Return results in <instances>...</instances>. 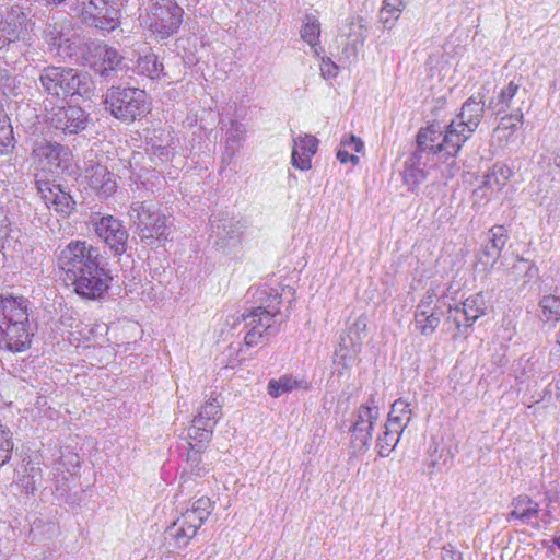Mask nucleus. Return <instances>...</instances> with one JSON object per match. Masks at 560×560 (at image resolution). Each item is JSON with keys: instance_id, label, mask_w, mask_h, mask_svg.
I'll list each match as a JSON object with an SVG mask.
<instances>
[{"instance_id": "obj_1", "label": "nucleus", "mask_w": 560, "mask_h": 560, "mask_svg": "<svg viewBox=\"0 0 560 560\" xmlns=\"http://www.w3.org/2000/svg\"><path fill=\"white\" fill-rule=\"evenodd\" d=\"M58 249L57 265L66 287L84 300L102 299L113 278L101 264L98 248L86 241L74 240Z\"/></svg>"}, {"instance_id": "obj_2", "label": "nucleus", "mask_w": 560, "mask_h": 560, "mask_svg": "<svg viewBox=\"0 0 560 560\" xmlns=\"http://www.w3.org/2000/svg\"><path fill=\"white\" fill-rule=\"evenodd\" d=\"M28 317L27 299L0 296V349L13 353L30 349L34 329Z\"/></svg>"}, {"instance_id": "obj_3", "label": "nucleus", "mask_w": 560, "mask_h": 560, "mask_svg": "<svg viewBox=\"0 0 560 560\" xmlns=\"http://www.w3.org/2000/svg\"><path fill=\"white\" fill-rule=\"evenodd\" d=\"M38 81L43 91L59 98L81 96L90 98L94 92L91 75L78 69L47 66L39 71Z\"/></svg>"}, {"instance_id": "obj_4", "label": "nucleus", "mask_w": 560, "mask_h": 560, "mask_svg": "<svg viewBox=\"0 0 560 560\" xmlns=\"http://www.w3.org/2000/svg\"><path fill=\"white\" fill-rule=\"evenodd\" d=\"M485 113V101L480 95L470 96L462 106L460 113L447 126L438 150L457 154L463 144L478 128Z\"/></svg>"}, {"instance_id": "obj_5", "label": "nucleus", "mask_w": 560, "mask_h": 560, "mask_svg": "<svg viewBox=\"0 0 560 560\" xmlns=\"http://www.w3.org/2000/svg\"><path fill=\"white\" fill-rule=\"evenodd\" d=\"M212 511V502L202 497L192 503L182 515L166 529L165 539H172L175 547L182 548L197 534V530L209 517Z\"/></svg>"}, {"instance_id": "obj_6", "label": "nucleus", "mask_w": 560, "mask_h": 560, "mask_svg": "<svg viewBox=\"0 0 560 560\" xmlns=\"http://www.w3.org/2000/svg\"><path fill=\"white\" fill-rule=\"evenodd\" d=\"M70 10L101 31L110 32L119 25V9L115 0H71Z\"/></svg>"}, {"instance_id": "obj_7", "label": "nucleus", "mask_w": 560, "mask_h": 560, "mask_svg": "<svg viewBox=\"0 0 560 560\" xmlns=\"http://www.w3.org/2000/svg\"><path fill=\"white\" fill-rule=\"evenodd\" d=\"M148 28L161 38L175 33L183 18V9L174 0H148L147 5Z\"/></svg>"}, {"instance_id": "obj_8", "label": "nucleus", "mask_w": 560, "mask_h": 560, "mask_svg": "<svg viewBox=\"0 0 560 560\" xmlns=\"http://www.w3.org/2000/svg\"><path fill=\"white\" fill-rule=\"evenodd\" d=\"M5 39L7 50H14L23 47L27 50L30 35L34 30L35 22L31 18V8L24 3L15 2L7 8L5 12Z\"/></svg>"}, {"instance_id": "obj_9", "label": "nucleus", "mask_w": 560, "mask_h": 560, "mask_svg": "<svg viewBox=\"0 0 560 560\" xmlns=\"http://www.w3.org/2000/svg\"><path fill=\"white\" fill-rule=\"evenodd\" d=\"M43 40L46 50L60 61L77 59L80 51V39L66 32L63 23H47L43 31Z\"/></svg>"}, {"instance_id": "obj_10", "label": "nucleus", "mask_w": 560, "mask_h": 560, "mask_svg": "<svg viewBox=\"0 0 560 560\" xmlns=\"http://www.w3.org/2000/svg\"><path fill=\"white\" fill-rule=\"evenodd\" d=\"M46 121L55 130L72 136L88 128L90 115L80 106H56L48 112Z\"/></svg>"}, {"instance_id": "obj_11", "label": "nucleus", "mask_w": 560, "mask_h": 560, "mask_svg": "<svg viewBox=\"0 0 560 560\" xmlns=\"http://www.w3.org/2000/svg\"><path fill=\"white\" fill-rule=\"evenodd\" d=\"M242 317L247 328L244 337V343L247 347H255L279 332L277 318L260 311V308L254 307L249 313L243 314Z\"/></svg>"}, {"instance_id": "obj_12", "label": "nucleus", "mask_w": 560, "mask_h": 560, "mask_svg": "<svg viewBox=\"0 0 560 560\" xmlns=\"http://www.w3.org/2000/svg\"><path fill=\"white\" fill-rule=\"evenodd\" d=\"M380 408L375 396L371 395L369 400L358 409L355 420L351 427V438L354 447L361 450L372 440L374 424L378 420Z\"/></svg>"}, {"instance_id": "obj_13", "label": "nucleus", "mask_w": 560, "mask_h": 560, "mask_svg": "<svg viewBox=\"0 0 560 560\" xmlns=\"http://www.w3.org/2000/svg\"><path fill=\"white\" fill-rule=\"evenodd\" d=\"M487 302L482 293L469 295L465 301L455 306H448L446 323H453L459 330L460 327H471L472 324L485 315Z\"/></svg>"}, {"instance_id": "obj_14", "label": "nucleus", "mask_w": 560, "mask_h": 560, "mask_svg": "<svg viewBox=\"0 0 560 560\" xmlns=\"http://www.w3.org/2000/svg\"><path fill=\"white\" fill-rule=\"evenodd\" d=\"M94 226L97 236L102 238L116 255L127 253L129 248V235L121 221L115 219L113 215H105L95 222Z\"/></svg>"}, {"instance_id": "obj_15", "label": "nucleus", "mask_w": 560, "mask_h": 560, "mask_svg": "<svg viewBox=\"0 0 560 560\" xmlns=\"http://www.w3.org/2000/svg\"><path fill=\"white\" fill-rule=\"evenodd\" d=\"M106 103L115 117L133 122L140 109V94L135 88L113 91L107 95Z\"/></svg>"}, {"instance_id": "obj_16", "label": "nucleus", "mask_w": 560, "mask_h": 560, "mask_svg": "<svg viewBox=\"0 0 560 560\" xmlns=\"http://www.w3.org/2000/svg\"><path fill=\"white\" fill-rule=\"evenodd\" d=\"M37 190L47 208L68 217L75 209V201L62 185L50 180H37Z\"/></svg>"}, {"instance_id": "obj_17", "label": "nucleus", "mask_w": 560, "mask_h": 560, "mask_svg": "<svg viewBox=\"0 0 560 560\" xmlns=\"http://www.w3.org/2000/svg\"><path fill=\"white\" fill-rule=\"evenodd\" d=\"M508 240L509 236L503 225L491 228L487 234V242L482 245L479 254L478 265L483 266L485 269L493 268Z\"/></svg>"}, {"instance_id": "obj_18", "label": "nucleus", "mask_w": 560, "mask_h": 560, "mask_svg": "<svg viewBox=\"0 0 560 560\" xmlns=\"http://www.w3.org/2000/svg\"><path fill=\"white\" fill-rule=\"evenodd\" d=\"M85 178L90 187L101 197H109L117 189L115 174L100 163H93L85 168Z\"/></svg>"}, {"instance_id": "obj_19", "label": "nucleus", "mask_w": 560, "mask_h": 560, "mask_svg": "<svg viewBox=\"0 0 560 560\" xmlns=\"http://www.w3.org/2000/svg\"><path fill=\"white\" fill-rule=\"evenodd\" d=\"M526 95V90H520V84L515 81H511L508 85L502 88L499 94L492 97L488 104V108L491 109L494 114L504 113L506 109H511L512 113H515L517 107H522L518 105L524 103V97Z\"/></svg>"}, {"instance_id": "obj_20", "label": "nucleus", "mask_w": 560, "mask_h": 560, "mask_svg": "<svg viewBox=\"0 0 560 560\" xmlns=\"http://www.w3.org/2000/svg\"><path fill=\"white\" fill-rule=\"evenodd\" d=\"M168 218L161 213L158 209L149 207L144 210L142 206V241L167 238L170 230Z\"/></svg>"}, {"instance_id": "obj_21", "label": "nucleus", "mask_w": 560, "mask_h": 560, "mask_svg": "<svg viewBox=\"0 0 560 560\" xmlns=\"http://www.w3.org/2000/svg\"><path fill=\"white\" fill-rule=\"evenodd\" d=\"M292 165L301 171L312 167V158L317 151L318 140L312 135L298 136L293 140Z\"/></svg>"}, {"instance_id": "obj_22", "label": "nucleus", "mask_w": 560, "mask_h": 560, "mask_svg": "<svg viewBox=\"0 0 560 560\" xmlns=\"http://www.w3.org/2000/svg\"><path fill=\"white\" fill-rule=\"evenodd\" d=\"M511 512L506 516L508 522L520 521L522 524L529 525L533 520L539 515V503L534 501L527 494H520L511 502Z\"/></svg>"}, {"instance_id": "obj_23", "label": "nucleus", "mask_w": 560, "mask_h": 560, "mask_svg": "<svg viewBox=\"0 0 560 560\" xmlns=\"http://www.w3.org/2000/svg\"><path fill=\"white\" fill-rule=\"evenodd\" d=\"M40 161L45 163L46 167L51 173H59L66 168L65 163L68 160L69 150L67 147L59 143L47 142L36 150Z\"/></svg>"}, {"instance_id": "obj_24", "label": "nucleus", "mask_w": 560, "mask_h": 560, "mask_svg": "<svg viewBox=\"0 0 560 560\" xmlns=\"http://www.w3.org/2000/svg\"><path fill=\"white\" fill-rule=\"evenodd\" d=\"M523 124L522 107H517L515 113L503 116L494 129L493 137L500 145L505 147L516 140L515 133Z\"/></svg>"}, {"instance_id": "obj_25", "label": "nucleus", "mask_w": 560, "mask_h": 560, "mask_svg": "<svg viewBox=\"0 0 560 560\" xmlns=\"http://www.w3.org/2000/svg\"><path fill=\"white\" fill-rule=\"evenodd\" d=\"M153 136H145V152L149 155H154L160 161H167L171 155V136L164 128L154 129Z\"/></svg>"}, {"instance_id": "obj_26", "label": "nucleus", "mask_w": 560, "mask_h": 560, "mask_svg": "<svg viewBox=\"0 0 560 560\" xmlns=\"http://www.w3.org/2000/svg\"><path fill=\"white\" fill-rule=\"evenodd\" d=\"M511 175L512 171L506 165L495 164L492 171L485 176L482 186L475 190V195L480 194L482 197L490 198L491 196H488L487 190H491V192L501 191Z\"/></svg>"}, {"instance_id": "obj_27", "label": "nucleus", "mask_w": 560, "mask_h": 560, "mask_svg": "<svg viewBox=\"0 0 560 560\" xmlns=\"http://www.w3.org/2000/svg\"><path fill=\"white\" fill-rule=\"evenodd\" d=\"M90 49L101 59L97 71L102 77H109L113 71L119 68L122 62V57L115 48L102 43H92Z\"/></svg>"}, {"instance_id": "obj_28", "label": "nucleus", "mask_w": 560, "mask_h": 560, "mask_svg": "<svg viewBox=\"0 0 560 560\" xmlns=\"http://www.w3.org/2000/svg\"><path fill=\"white\" fill-rule=\"evenodd\" d=\"M300 33L301 38L311 46L313 52L319 57L323 52V47L319 42L320 23L318 18L312 13L305 14Z\"/></svg>"}, {"instance_id": "obj_29", "label": "nucleus", "mask_w": 560, "mask_h": 560, "mask_svg": "<svg viewBox=\"0 0 560 560\" xmlns=\"http://www.w3.org/2000/svg\"><path fill=\"white\" fill-rule=\"evenodd\" d=\"M412 418V409L410 402L402 398L396 399L390 407L388 420L385 424L395 430L404 432Z\"/></svg>"}, {"instance_id": "obj_30", "label": "nucleus", "mask_w": 560, "mask_h": 560, "mask_svg": "<svg viewBox=\"0 0 560 560\" xmlns=\"http://www.w3.org/2000/svg\"><path fill=\"white\" fill-rule=\"evenodd\" d=\"M537 316L542 323L556 326L560 320V296L544 294L538 302Z\"/></svg>"}, {"instance_id": "obj_31", "label": "nucleus", "mask_w": 560, "mask_h": 560, "mask_svg": "<svg viewBox=\"0 0 560 560\" xmlns=\"http://www.w3.org/2000/svg\"><path fill=\"white\" fill-rule=\"evenodd\" d=\"M441 136L434 126L421 128L417 135V150L413 153H420L423 156L424 153H432L433 155L442 154L445 150H438L441 144H434Z\"/></svg>"}, {"instance_id": "obj_32", "label": "nucleus", "mask_w": 560, "mask_h": 560, "mask_svg": "<svg viewBox=\"0 0 560 560\" xmlns=\"http://www.w3.org/2000/svg\"><path fill=\"white\" fill-rule=\"evenodd\" d=\"M423 156L420 153H412L411 156L405 162L404 182L409 186H418L427 178V173L423 168Z\"/></svg>"}, {"instance_id": "obj_33", "label": "nucleus", "mask_w": 560, "mask_h": 560, "mask_svg": "<svg viewBox=\"0 0 560 560\" xmlns=\"http://www.w3.org/2000/svg\"><path fill=\"white\" fill-rule=\"evenodd\" d=\"M307 388V382L304 380H296L291 375H282L279 378L270 380L268 383V394L271 397H280L281 395L291 392L294 388Z\"/></svg>"}, {"instance_id": "obj_34", "label": "nucleus", "mask_w": 560, "mask_h": 560, "mask_svg": "<svg viewBox=\"0 0 560 560\" xmlns=\"http://www.w3.org/2000/svg\"><path fill=\"white\" fill-rule=\"evenodd\" d=\"M221 413V404L217 398H211L206 401V404L201 407L197 417H195L194 422L197 424H202L206 427L213 428L220 418Z\"/></svg>"}, {"instance_id": "obj_35", "label": "nucleus", "mask_w": 560, "mask_h": 560, "mask_svg": "<svg viewBox=\"0 0 560 560\" xmlns=\"http://www.w3.org/2000/svg\"><path fill=\"white\" fill-rule=\"evenodd\" d=\"M348 43L343 48V54L347 56L355 55L358 50L363 47L366 39V30L363 24H354L353 22L349 25V32L347 34Z\"/></svg>"}, {"instance_id": "obj_36", "label": "nucleus", "mask_w": 560, "mask_h": 560, "mask_svg": "<svg viewBox=\"0 0 560 560\" xmlns=\"http://www.w3.org/2000/svg\"><path fill=\"white\" fill-rule=\"evenodd\" d=\"M259 300L261 304L257 306L260 311L272 315L277 318L280 315V304L282 302L281 294L277 289H262Z\"/></svg>"}, {"instance_id": "obj_37", "label": "nucleus", "mask_w": 560, "mask_h": 560, "mask_svg": "<svg viewBox=\"0 0 560 560\" xmlns=\"http://www.w3.org/2000/svg\"><path fill=\"white\" fill-rule=\"evenodd\" d=\"M384 429L383 435L378 436L376 442L378 455L382 457L388 456L394 451L402 433L387 424L384 425Z\"/></svg>"}, {"instance_id": "obj_38", "label": "nucleus", "mask_w": 560, "mask_h": 560, "mask_svg": "<svg viewBox=\"0 0 560 560\" xmlns=\"http://www.w3.org/2000/svg\"><path fill=\"white\" fill-rule=\"evenodd\" d=\"M404 9L405 8L397 4L395 0H384L378 14L380 22L383 24V27L392 30Z\"/></svg>"}, {"instance_id": "obj_39", "label": "nucleus", "mask_w": 560, "mask_h": 560, "mask_svg": "<svg viewBox=\"0 0 560 560\" xmlns=\"http://www.w3.org/2000/svg\"><path fill=\"white\" fill-rule=\"evenodd\" d=\"M245 132L246 128L243 124L236 120H231L230 128L226 130L225 140L226 150L230 151V156H233L235 151L241 147Z\"/></svg>"}, {"instance_id": "obj_40", "label": "nucleus", "mask_w": 560, "mask_h": 560, "mask_svg": "<svg viewBox=\"0 0 560 560\" xmlns=\"http://www.w3.org/2000/svg\"><path fill=\"white\" fill-rule=\"evenodd\" d=\"M25 472L21 479V486L25 490L26 493H34L43 478V472L40 467L34 465L33 463H27L25 466Z\"/></svg>"}, {"instance_id": "obj_41", "label": "nucleus", "mask_w": 560, "mask_h": 560, "mask_svg": "<svg viewBox=\"0 0 560 560\" xmlns=\"http://www.w3.org/2000/svg\"><path fill=\"white\" fill-rule=\"evenodd\" d=\"M444 312L429 315H413L417 330L423 336H431L441 323Z\"/></svg>"}, {"instance_id": "obj_42", "label": "nucleus", "mask_w": 560, "mask_h": 560, "mask_svg": "<svg viewBox=\"0 0 560 560\" xmlns=\"http://www.w3.org/2000/svg\"><path fill=\"white\" fill-rule=\"evenodd\" d=\"M361 342L351 341V346L347 345L345 338L341 339L339 348L336 352L337 363L342 365L345 369L349 368L360 351Z\"/></svg>"}, {"instance_id": "obj_43", "label": "nucleus", "mask_w": 560, "mask_h": 560, "mask_svg": "<svg viewBox=\"0 0 560 560\" xmlns=\"http://www.w3.org/2000/svg\"><path fill=\"white\" fill-rule=\"evenodd\" d=\"M14 443L10 430L0 423V467L8 464L12 457Z\"/></svg>"}, {"instance_id": "obj_44", "label": "nucleus", "mask_w": 560, "mask_h": 560, "mask_svg": "<svg viewBox=\"0 0 560 560\" xmlns=\"http://www.w3.org/2000/svg\"><path fill=\"white\" fill-rule=\"evenodd\" d=\"M14 147L15 140L11 122L0 124V155L10 154Z\"/></svg>"}, {"instance_id": "obj_45", "label": "nucleus", "mask_w": 560, "mask_h": 560, "mask_svg": "<svg viewBox=\"0 0 560 560\" xmlns=\"http://www.w3.org/2000/svg\"><path fill=\"white\" fill-rule=\"evenodd\" d=\"M162 71L163 65L159 62L158 56L147 55L142 58V74L145 72L151 80H154L160 78Z\"/></svg>"}, {"instance_id": "obj_46", "label": "nucleus", "mask_w": 560, "mask_h": 560, "mask_svg": "<svg viewBox=\"0 0 560 560\" xmlns=\"http://www.w3.org/2000/svg\"><path fill=\"white\" fill-rule=\"evenodd\" d=\"M188 436L199 443H208L212 436V428L194 422L192 427L188 429Z\"/></svg>"}, {"instance_id": "obj_47", "label": "nucleus", "mask_w": 560, "mask_h": 560, "mask_svg": "<svg viewBox=\"0 0 560 560\" xmlns=\"http://www.w3.org/2000/svg\"><path fill=\"white\" fill-rule=\"evenodd\" d=\"M513 269H524L523 278H526L527 281L533 280L538 277V268L537 266L524 258H517L513 264Z\"/></svg>"}, {"instance_id": "obj_48", "label": "nucleus", "mask_w": 560, "mask_h": 560, "mask_svg": "<svg viewBox=\"0 0 560 560\" xmlns=\"http://www.w3.org/2000/svg\"><path fill=\"white\" fill-rule=\"evenodd\" d=\"M446 156L443 165H441V173L445 179L453 178L458 171V166L455 160L456 154L451 155L447 151L442 153Z\"/></svg>"}, {"instance_id": "obj_49", "label": "nucleus", "mask_w": 560, "mask_h": 560, "mask_svg": "<svg viewBox=\"0 0 560 560\" xmlns=\"http://www.w3.org/2000/svg\"><path fill=\"white\" fill-rule=\"evenodd\" d=\"M445 306L444 301H436L434 305H430L425 302H419L415 315H429V314H435L440 312H444L443 307Z\"/></svg>"}, {"instance_id": "obj_50", "label": "nucleus", "mask_w": 560, "mask_h": 560, "mask_svg": "<svg viewBox=\"0 0 560 560\" xmlns=\"http://www.w3.org/2000/svg\"><path fill=\"white\" fill-rule=\"evenodd\" d=\"M341 145H343V147H350V148H352L355 152H361V151L363 150V148H364V143H363V141H362L360 138H358V137H355V136H353V135H351V136H350V137H348V138L342 139V140H341Z\"/></svg>"}, {"instance_id": "obj_51", "label": "nucleus", "mask_w": 560, "mask_h": 560, "mask_svg": "<svg viewBox=\"0 0 560 560\" xmlns=\"http://www.w3.org/2000/svg\"><path fill=\"white\" fill-rule=\"evenodd\" d=\"M337 66L330 59H323L320 71L324 77L334 78L337 75Z\"/></svg>"}, {"instance_id": "obj_52", "label": "nucleus", "mask_w": 560, "mask_h": 560, "mask_svg": "<svg viewBox=\"0 0 560 560\" xmlns=\"http://www.w3.org/2000/svg\"><path fill=\"white\" fill-rule=\"evenodd\" d=\"M442 559L443 560H463V557L459 551L455 550V548L448 544V545L444 546L442 549Z\"/></svg>"}, {"instance_id": "obj_53", "label": "nucleus", "mask_w": 560, "mask_h": 560, "mask_svg": "<svg viewBox=\"0 0 560 560\" xmlns=\"http://www.w3.org/2000/svg\"><path fill=\"white\" fill-rule=\"evenodd\" d=\"M10 222L7 217V211L0 207V240H4L9 234Z\"/></svg>"}, {"instance_id": "obj_54", "label": "nucleus", "mask_w": 560, "mask_h": 560, "mask_svg": "<svg viewBox=\"0 0 560 560\" xmlns=\"http://www.w3.org/2000/svg\"><path fill=\"white\" fill-rule=\"evenodd\" d=\"M337 159L340 163L346 164L348 162H351L352 164L359 163V158L354 154H350L348 151L339 149L337 152Z\"/></svg>"}, {"instance_id": "obj_55", "label": "nucleus", "mask_w": 560, "mask_h": 560, "mask_svg": "<svg viewBox=\"0 0 560 560\" xmlns=\"http://www.w3.org/2000/svg\"><path fill=\"white\" fill-rule=\"evenodd\" d=\"M436 301H443L442 299L438 298V293L434 289L430 288L425 291L423 296L419 302H425L430 305H434Z\"/></svg>"}, {"instance_id": "obj_56", "label": "nucleus", "mask_w": 560, "mask_h": 560, "mask_svg": "<svg viewBox=\"0 0 560 560\" xmlns=\"http://www.w3.org/2000/svg\"><path fill=\"white\" fill-rule=\"evenodd\" d=\"M366 328V323H365V319L360 317L358 318L354 324H353V327L350 329V332L357 330L358 331V336H357V339L358 341L357 342H361V337H360V331H364Z\"/></svg>"}, {"instance_id": "obj_57", "label": "nucleus", "mask_w": 560, "mask_h": 560, "mask_svg": "<svg viewBox=\"0 0 560 560\" xmlns=\"http://www.w3.org/2000/svg\"><path fill=\"white\" fill-rule=\"evenodd\" d=\"M5 22L2 13L0 12V49L5 48L8 46V42L5 39Z\"/></svg>"}, {"instance_id": "obj_58", "label": "nucleus", "mask_w": 560, "mask_h": 560, "mask_svg": "<svg viewBox=\"0 0 560 560\" xmlns=\"http://www.w3.org/2000/svg\"><path fill=\"white\" fill-rule=\"evenodd\" d=\"M506 276L512 277L513 281H518L520 278H523L524 269H513V266L511 268L504 269Z\"/></svg>"}, {"instance_id": "obj_59", "label": "nucleus", "mask_w": 560, "mask_h": 560, "mask_svg": "<svg viewBox=\"0 0 560 560\" xmlns=\"http://www.w3.org/2000/svg\"><path fill=\"white\" fill-rule=\"evenodd\" d=\"M201 447H202V445H200L196 451L188 454L187 460L191 464L192 468H195V467L197 468L198 455H199Z\"/></svg>"}, {"instance_id": "obj_60", "label": "nucleus", "mask_w": 560, "mask_h": 560, "mask_svg": "<svg viewBox=\"0 0 560 560\" xmlns=\"http://www.w3.org/2000/svg\"><path fill=\"white\" fill-rule=\"evenodd\" d=\"M132 160H135V164L137 165V164H138V161H137V153H136V152H133V153H132V159H130V160L128 161V163H129V167H130V168H132Z\"/></svg>"}, {"instance_id": "obj_61", "label": "nucleus", "mask_w": 560, "mask_h": 560, "mask_svg": "<svg viewBox=\"0 0 560 560\" xmlns=\"http://www.w3.org/2000/svg\"><path fill=\"white\" fill-rule=\"evenodd\" d=\"M3 240H0V262L2 261L3 259V253H2V248H3V244H2Z\"/></svg>"}, {"instance_id": "obj_62", "label": "nucleus", "mask_w": 560, "mask_h": 560, "mask_svg": "<svg viewBox=\"0 0 560 560\" xmlns=\"http://www.w3.org/2000/svg\"><path fill=\"white\" fill-rule=\"evenodd\" d=\"M397 4H400L402 8H406L407 0H395Z\"/></svg>"}, {"instance_id": "obj_63", "label": "nucleus", "mask_w": 560, "mask_h": 560, "mask_svg": "<svg viewBox=\"0 0 560 560\" xmlns=\"http://www.w3.org/2000/svg\"><path fill=\"white\" fill-rule=\"evenodd\" d=\"M553 542L560 549V536L555 537Z\"/></svg>"}, {"instance_id": "obj_64", "label": "nucleus", "mask_w": 560, "mask_h": 560, "mask_svg": "<svg viewBox=\"0 0 560 560\" xmlns=\"http://www.w3.org/2000/svg\"><path fill=\"white\" fill-rule=\"evenodd\" d=\"M189 446H191V452H194L195 451L194 450L195 446L192 445V443H189Z\"/></svg>"}]
</instances>
